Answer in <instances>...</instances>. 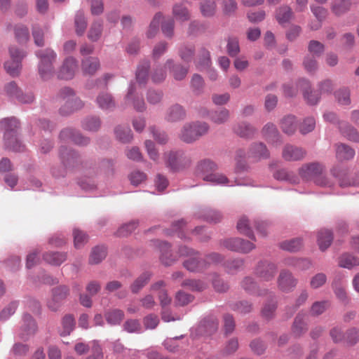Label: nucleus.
<instances>
[{
    "instance_id": "680f3d73",
    "label": "nucleus",
    "mask_w": 359,
    "mask_h": 359,
    "mask_svg": "<svg viewBox=\"0 0 359 359\" xmlns=\"http://www.w3.org/2000/svg\"><path fill=\"white\" fill-rule=\"evenodd\" d=\"M327 276L323 273H318L310 280V286L313 289H318L325 284Z\"/></svg>"
},
{
    "instance_id": "f257e3e1",
    "label": "nucleus",
    "mask_w": 359,
    "mask_h": 359,
    "mask_svg": "<svg viewBox=\"0 0 359 359\" xmlns=\"http://www.w3.org/2000/svg\"><path fill=\"white\" fill-rule=\"evenodd\" d=\"M19 127L18 121L15 118H4L0 122V128L4 132V144L7 149L13 151H22L25 146L17 137V130Z\"/></svg>"
},
{
    "instance_id": "a19ab883",
    "label": "nucleus",
    "mask_w": 359,
    "mask_h": 359,
    "mask_svg": "<svg viewBox=\"0 0 359 359\" xmlns=\"http://www.w3.org/2000/svg\"><path fill=\"white\" fill-rule=\"evenodd\" d=\"M339 129L342 135L349 140L353 142L359 141V133L351 126H348L345 123H340Z\"/></svg>"
},
{
    "instance_id": "4468645a",
    "label": "nucleus",
    "mask_w": 359,
    "mask_h": 359,
    "mask_svg": "<svg viewBox=\"0 0 359 359\" xmlns=\"http://www.w3.org/2000/svg\"><path fill=\"white\" fill-rule=\"evenodd\" d=\"M76 69V60L72 57H69L64 60L58 72L57 77L60 79H72L74 76Z\"/></svg>"
},
{
    "instance_id": "1a4fd4ad",
    "label": "nucleus",
    "mask_w": 359,
    "mask_h": 359,
    "mask_svg": "<svg viewBox=\"0 0 359 359\" xmlns=\"http://www.w3.org/2000/svg\"><path fill=\"white\" fill-rule=\"evenodd\" d=\"M226 249L241 253H248L255 248V245L241 238L225 239L222 243Z\"/></svg>"
},
{
    "instance_id": "a878e982",
    "label": "nucleus",
    "mask_w": 359,
    "mask_h": 359,
    "mask_svg": "<svg viewBox=\"0 0 359 359\" xmlns=\"http://www.w3.org/2000/svg\"><path fill=\"white\" fill-rule=\"evenodd\" d=\"M184 266L190 271H196L206 267L205 262L199 259L198 253L191 256L189 259L184 262Z\"/></svg>"
},
{
    "instance_id": "603ef678",
    "label": "nucleus",
    "mask_w": 359,
    "mask_h": 359,
    "mask_svg": "<svg viewBox=\"0 0 359 359\" xmlns=\"http://www.w3.org/2000/svg\"><path fill=\"white\" fill-rule=\"evenodd\" d=\"M116 138L123 143L129 142L133 139L131 130L128 127L118 126L115 129Z\"/></svg>"
},
{
    "instance_id": "5701e85b",
    "label": "nucleus",
    "mask_w": 359,
    "mask_h": 359,
    "mask_svg": "<svg viewBox=\"0 0 359 359\" xmlns=\"http://www.w3.org/2000/svg\"><path fill=\"white\" fill-rule=\"evenodd\" d=\"M165 67L168 68L172 73V76L176 80H182L187 74L188 68L181 65H174L172 60H168L165 64Z\"/></svg>"
},
{
    "instance_id": "13d9d810",
    "label": "nucleus",
    "mask_w": 359,
    "mask_h": 359,
    "mask_svg": "<svg viewBox=\"0 0 359 359\" xmlns=\"http://www.w3.org/2000/svg\"><path fill=\"white\" fill-rule=\"evenodd\" d=\"M75 25H76V32L78 35H82L86 28V21L84 17V15L81 12H78L76 15L75 18Z\"/></svg>"
},
{
    "instance_id": "052dcab7",
    "label": "nucleus",
    "mask_w": 359,
    "mask_h": 359,
    "mask_svg": "<svg viewBox=\"0 0 359 359\" xmlns=\"http://www.w3.org/2000/svg\"><path fill=\"white\" fill-rule=\"evenodd\" d=\"M182 285L187 287L192 291H202L207 287L205 283L198 280H187L183 282Z\"/></svg>"
},
{
    "instance_id": "58836bf2",
    "label": "nucleus",
    "mask_w": 359,
    "mask_h": 359,
    "mask_svg": "<svg viewBox=\"0 0 359 359\" xmlns=\"http://www.w3.org/2000/svg\"><path fill=\"white\" fill-rule=\"evenodd\" d=\"M107 322L112 325H118L124 318V313L120 309H113L104 313Z\"/></svg>"
},
{
    "instance_id": "0e129e2a",
    "label": "nucleus",
    "mask_w": 359,
    "mask_h": 359,
    "mask_svg": "<svg viewBox=\"0 0 359 359\" xmlns=\"http://www.w3.org/2000/svg\"><path fill=\"white\" fill-rule=\"evenodd\" d=\"M359 341V330L352 327L346 332L345 342L350 346L355 344Z\"/></svg>"
},
{
    "instance_id": "e433bc0d",
    "label": "nucleus",
    "mask_w": 359,
    "mask_h": 359,
    "mask_svg": "<svg viewBox=\"0 0 359 359\" xmlns=\"http://www.w3.org/2000/svg\"><path fill=\"white\" fill-rule=\"evenodd\" d=\"M217 5L214 1L203 0L200 3V11L203 17H212L216 12Z\"/></svg>"
},
{
    "instance_id": "6ab92c4d",
    "label": "nucleus",
    "mask_w": 359,
    "mask_h": 359,
    "mask_svg": "<svg viewBox=\"0 0 359 359\" xmlns=\"http://www.w3.org/2000/svg\"><path fill=\"white\" fill-rule=\"evenodd\" d=\"M100 63L97 57H88L82 60L81 69L85 75H93L100 69Z\"/></svg>"
},
{
    "instance_id": "f3484780",
    "label": "nucleus",
    "mask_w": 359,
    "mask_h": 359,
    "mask_svg": "<svg viewBox=\"0 0 359 359\" xmlns=\"http://www.w3.org/2000/svg\"><path fill=\"white\" fill-rule=\"evenodd\" d=\"M186 111L182 106L175 104L168 108L165 113V119L168 122H177L184 119Z\"/></svg>"
},
{
    "instance_id": "8fccbe9b",
    "label": "nucleus",
    "mask_w": 359,
    "mask_h": 359,
    "mask_svg": "<svg viewBox=\"0 0 359 359\" xmlns=\"http://www.w3.org/2000/svg\"><path fill=\"white\" fill-rule=\"evenodd\" d=\"M162 18L163 15L161 13H157L155 14L147 32V38L151 39L156 36L158 31L159 23Z\"/></svg>"
},
{
    "instance_id": "2f4dec72",
    "label": "nucleus",
    "mask_w": 359,
    "mask_h": 359,
    "mask_svg": "<svg viewBox=\"0 0 359 359\" xmlns=\"http://www.w3.org/2000/svg\"><path fill=\"white\" fill-rule=\"evenodd\" d=\"M230 117V112L226 108L213 111L210 114V119L215 123L220 125L225 123Z\"/></svg>"
},
{
    "instance_id": "49530a36",
    "label": "nucleus",
    "mask_w": 359,
    "mask_h": 359,
    "mask_svg": "<svg viewBox=\"0 0 359 359\" xmlns=\"http://www.w3.org/2000/svg\"><path fill=\"white\" fill-rule=\"evenodd\" d=\"M303 242L301 238H294L290 241H285L280 243V248L285 250L292 252H297L302 249Z\"/></svg>"
},
{
    "instance_id": "a211bd4d",
    "label": "nucleus",
    "mask_w": 359,
    "mask_h": 359,
    "mask_svg": "<svg viewBox=\"0 0 359 359\" xmlns=\"http://www.w3.org/2000/svg\"><path fill=\"white\" fill-rule=\"evenodd\" d=\"M297 86L303 90L304 97L309 104H316L318 102V95L310 90L311 86L309 81L300 79L298 81Z\"/></svg>"
},
{
    "instance_id": "c85d7f7f",
    "label": "nucleus",
    "mask_w": 359,
    "mask_h": 359,
    "mask_svg": "<svg viewBox=\"0 0 359 359\" xmlns=\"http://www.w3.org/2000/svg\"><path fill=\"white\" fill-rule=\"evenodd\" d=\"M150 64L148 60L140 62L136 70V79L140 84H145L148 80V73Z\"/></svg>"
},
{
    "instance_id": "3c124183",
    "label": "nucleus",
    "mask_w": 359,
    "mask_h": 359,
    "mask_svg": "<svg viewBox=\"0 0 359 359\" xmlns=\"http://www.w3.org/2000/svg\"><path fill=\"white\" fill-rule=\"evenodd\" d=\"M218 328V322L217 320L211 318V319H205L203 322H201L199 326L200 332H203V330L207 334H210L215 332Z\"/></svg>"
},
{
    "instance_id": "774afa93",
    "label": "nucleus",
    "mask_w": 359,
    "mask_h": 359,
    "mask_svg": "<svg viewBox=\"0 0 359 359\" xmlns=\"http://www.w3.org/2000/svg\"><path fill=\"white\" fill-rule=\"evenodd\" d=\"M274 177L278 180L289 181L292 183L296 182L295 176L285 169H280L277 170L274 173Z\"/></svg>"
},
{
    "instance_id": "2eb2a0df",
    "label": "nucleus",
    "mask_w": 359,
    "mask_h": 359,
    "mask_svg": "<svg viewBox=\"0 0 359 359\" xmlns=\"http://www.w3.org/2000/svg\"><path fill=\"white\" fill-rule=\"evenodd\" d=\"M306 151L299 147L287 144L283 149L282 156L287 161H300L306 156Z\"/></svg>"
},
{
    "instance_id": "cd10ccee",
    "label": "nucleus",
    "mask_w": 359,
    "mask_h": 359,
    "mask_svg": "<svg viewBox=\"0 0 359 359\" xmlns=\"http://www.w3.org/2000/svg\"><path fill=\"white\" fill-rule=\"evenodd\" d=\"M333 240L332 232L328 229H321L318 233V244L320 250L324 251L331 245Z\"/></svg>"
},
{
    "instance_id": "338daca9",
    "label": "nucleus",
    "mask_w": 359,
    "mask_h": 359,
    "mask_svg": "<svg viewBox=\"0 0 359 359\" xmlns=\"http://www.w3.org/2000/svg\"><path fill=\"white\" fill-rule=\"evenodd\" d=\"M100 126V121L97 117L87 118L83 123V128L90 131H96L99 129Z\"/></svg>"
},
{
    "instance_id": "bb28decb",
    "label": "nucleus",
    "mask_w": 359,
    "mask_h": 359,
    "mask_svg": "<svg viewBox=\"0 0 359 359\" xmlns=\"http://www.w3.org/2000/svg\"><path fill=\"white\" fill-rule=\"evenodd\" d=\"M172 14L176 20L185 22L190 19L191 14L184 3L176 4L172 8Z\"/></svg>"
},
{
    "instance_id": "4d7b16f0",
    "label": "nucleus",
    "mask_w": 359,
    "mask_h": 359,
    "mask_svg": "<svg viewBox=\"0 0 359 359\" xmlns=\"http://www.w3.org/2000/svg\"><path fill=\"white\" fill-rule=\"evenodd\" d=\"M102 31V24L100 22H95L90 27L88 32V38L93 41L98 40Z\"/></svg>"
},
{
    "instance_id": "0eeeda50",
    "label": "nucleus",
    "mask_w": 359,
    "mask_h": 359,
    "mask_svg": "<svg viewBox=\"0 0 359 359\" xmlns=\"http://www.w3.org/2000/svg\"><path fill=\"white\" fill-rule=\"evenodd\" d=\"M163 160L166 167L175 172L183 170L191 163L190 156L182 150L165 152Z\"/></svg>"
},
{
    "instance_id": "6e6552de",
    "label": "nucleus",
    "mask_w": 359,
    "mask_h": 359,
    "mask_svg": "<svg viewBox=\"0 0 359 359\" xmlns=\"http://www.w3.org/2000/svg\"><path fill=\"white\" fill-rule=\"evenodd\" d=\"M9 54L11 60L5 62L4 68L8 74L17 76L20 72L21 62L26 56V52L15 46H11L9 48Z\"/></svg>"
},
{
    "instance_id": "4be33fe9",
    "label": "nucleus",
    "mask_w": 359,
    "mask_h": 359,
    "mask_svg": "<svg viewBox=\"0 0 359 359\" xmlns=\"http://www.w3.org/2000/svg\"><path fill=\"white\" fill-rule=\"evenodd\" d=\"M354 156L355 151L351 147L343 143L336 145V157L339 161H348L352 159Z\"/></svg>"
},
{
    "instance_id": "39448f33",
    "label": "nucleus",
    "mask_w": 359,
    "mask_h": 359,
    "mask_svg": "<svg viewBox=\"0 0 359 359\" xmlns=\"http://www.w3.org/2000/svg\"><path fill=\"white\" fill-rule=\"evenodd\" d=\"M217 165L210 160L201 161L197 165V173L203 180L217 184H226L229 182L227 177L223 174L215 173Z\"/></svg>"
},
{
    "instance_id": "c9c22d12",
    "label": "nucleus",
    "mask_w": 359,
    "mask_h": 359,
    "mask_svg": "<svg viewBox=\"0 0 359 359\" xmlns=\"http://www.w3.org/2000/svg\"><path fill=\"white\" fill-rule=\"evenodd\" d=\"M237 229L241 233H243L252 240L255 241V237L250 225V222L246 217L243 216L239 219L237 223Z\"/></svg>"
},
{
    "instance_id": "09e8293b",
    "label": "nucleus",
    "mask_w": 359,
    "mask_h": 359,
    "mask_svg": "<svg viewBox=\"0 0 359 359\" xmlns=\"http://www.w3.org/2000/svg\"><path fill=\"white\" fill-rule=\"evenodd\" d=\"M151 274L148 272L140 275L131 285L130 289L133 293H137L150 280Z\"/></svg>"
},
{
    "instance_id": "9b49d317",
    "label": "nucleus",
    "mask_w": 359,
    "mask_h": 359,
    "mask_svg": "<svg viewBox=\"0 0 359 359\" xmlns=\"http://www.w3.org/2000/svg\"><path fill=\"white\" fill-rule=\"evenodd\" d=\"M277 271L276 266L271 262H260L255 269V274L262 281L271 280Z\"/></svg>"
},
{
    "instance_id": "ddd939ff",
    "label": "nucleus",
    "mask_w": 359,
    "mask_h": 359,
    "mask_svg": "<svg viewBox=\"0 0 359 359\" xmlns=\"http://www.w3.org/2000/svg\"><path fill=\"white\" fill-rule=\"evenodd\" d=\"M60 138L65 142L72 141L79 146H85L89 143V139L82 136L72 128H65L60 132Z\"/></svg>"
},
{
    "instance_id": "a18cd8bd",
    "label": "nucleus",
    "mask_w": 359,
    "mask_h": 359,
    "mask_svg": "<svg viewBox=\"0 0 359 359\" xmlns=\"http://www.w3.org/2000/svg\"><path fill=\"white\" fill-rule=\"evenodd\" d=\"M62 330L61 336L69 335L74 330L75 326V320L72 315H65L62 320Z\"/></svg>"
},
{
    "instance_id": "412c9836",
    "label": "nucleus",
    "mask_w": 359,
    "mask_h": 359,
    "mask_svg": "<svg viewBox=\"0 0 359 359\" xmlns=\"http://www.w3.org/2000/svg\"><path fill=\"white\" fill-rule=\"evenodd\" d=\"M96 102L103 110H113L116 107L113 96L107 92L100 93L97 97Z\"/></svg>"
},
{
    "instance_id": "20e7f679",
    "label": "nucleus",
    "mask_w": 359,
    "mask_h": 359,
    "mask_svg": "<svg viewBox=\"0 0 359 359\" xmlns=\"http://www.w3.org/2000/svg\"><path fill=\"white\" fill-rule=\"evenodd\" d=\"M209 126L205 122L195 121L184 124L179 135L180 139L186 143H192L205 135Z\"/></svg>"
},
{
    "instance_id": "4c0bfd02",
    "label": "nucleus",
    "mask_w": 359,
    "mask_h": 359,
    "mask_svg": "<svg viewBox=\"0 0 359 359\" xmlns=\"http://www.w3.org/2000/svg\"><path fill=\"white\" fill-rule=\"evenodd\" d=\"M292 17V11L289 6H280L276 10V19L280 25L288 22Z\"/></svg>"
},
{
    "instance_id": "e2e57ef3",
    "label": "nucleus",
    "mask_w": 359,
    "mask_h": 359,
    "mask_svg": "<svg viewBox=\"0 0 359 359\" xmlns=\"http://www.w3.org/2000/svg\"><path fill=\"white\" fill-rule=\"evenodd\" d=\"M330 336L334 343L345 342L346 334L344 333L342 329L339 326L334 327L330 330Z\"/></svg>"
},
{
    "instance_id": "7c9ffc66",
    "label": "nucleus",
    "mask_w": 359,
    "mask_h": 359,
    "mask_svg": "<svg viewBox=\"0 0 359 359\" xmlns=\"http://www.w3.org/2000/svg\"><path fill=\"white\" fill-rule=\"evenodd\" d=\"M157 242L161 253L160 259L162 263L166 266L171 265L175 261V258L170 254V245L166 242Z\"/></svg>"
},
{
    "instance_id": "6e6d98bb",
    "label": "nucleus",
    "mask_w": 359,
    "mask_h": 359,
    "mask_svg": "<svg viewBox=\"0 0 359 359\" xmlns=\"http://www.w3.org/2000/svg\"><path fill=\"white\" fill-rule=\"evenodd\" d=\"M330 304L328 301H321L314 302L311 308V314L312 316H319L330 306Z\"/></svg>"
},
{
    "instance_id": "5fc2aeb1",
    "label": "nucleus",
    "mask_w": 359,
    "mask_h": 359,
    "mask_svg": "<svg viewBox=\"0 0 359 359\" xmlns=\"http://www.w3.org/2000/svg\"><path fill=\"white\" fill-rule=\"evenodd\" d=\"M22 328L27 334H33L36 331V323L30 315L25 314L24 316Z\"/></svg>"
},
{
    "instance_id": "f704fd0d",
    "label": "nucleus",
    "mask_w": 359,
    "mask_h": 359,
    "mask_svg": "<svg viewBox=\"0 0 359 359\" xmlns=\"http://www.w3.org/2000/svg\"><path fill=\"white\" fill-rule=\"evenodd\" d=\"M306 316L304 314H298L294 321L292 326V332L296 336H301L307 330V324L305 321Z\"/></svg>"
},
{
    "instance_id": "393cba45",
    "label": "nucleus",
    "mask_w": 359,
    "mask_h": 359,
    "mask_svg": "<svg viewBox=\"0 0 359 359\" xmlns=\"http://www.w3.org/2000/svg\"><path fill=\"white\" fill-rule=\"evenodd\" d=\"M248 156L255 159L266 158L269 156V152L263 143H255L252 145Z\"/></svg>"
},
{
    "instance_id": "9d476101",
    "label": "nucleus",
    "mask_w": 359,
    "mask_h": 359,
    "mask_svg": "<svg viewBox=\"0 0 359 359\" xmlns=\"http://www.w3.org/2000/svg\"><path fill=\"white\" fill-rule=\"evenodd\" d=\"M297 282V279L292 273L286 269L281 270L277 278L278 287L283 292L292 291L296 287Z\"/></svg>"
},
{
    "instance_id": "b1692460",
    "label": "nucleus",
    "mask_w": 359,
    "mask_h": 359,
    "mask_svg": "<svg viewBox=\"0 0 359 359\" xmlns=\"http://www.w3.org/2000/svg\"><path fill=\"white\" fill-rule=\"evenodd\" d=\"M243 288L251 293L257 296H263L267 294V290L259 289L257 287V283L254 281L251 277H246L242 282Z\"/></svg>"
},
{
    "instance_id": "c756f323",
    "label": "nucleus",
    "mask_w": 359,
    "mask_h": 359,
    "mask_svg": "<svg viewBox=\"0 0 359 359\" xmlns=\"http://www.w3.org/2000/svg\"><path fill=\"white\" fill-rule=\"evenodd\" d=\"M60 156L65 166H70L76 163L78 155L74 151L67 147H61Z\"/></svg>"
},
{
    "instance_id": "37998d69",
    "label": "nucleus",
    "mask_w": 359,
    "mask_h": 359,
    "mask_svg": "<svg viewBox=\"0 0 359 359\" xmlns=\"http://www.w3.org/2000/svg\"><path fill=\"white\" fill-rule=\"evenodd\" d=\"M281 128L283 131L287 134H293L297 129V123L294 116H287L281 121Z\"/></svg>"
},
{
    "instance_id": "864d4df0",
    "label": "nucleus",
    "mask_w": 359,
    "mask_h": 359,
    "mask_svg": "<svg viewBox=\"0 0 359 359\" xmlns=\"http://www.w3.org/2000/svg\"><path fill=\"white\" fill-rule=\"evenodd\" d=\"M338 102L342 105H348L351 103L350 90L347 88H342L334 93Z\"/></svg>"
},
{
    "instance_id": "bf43d9fd",
    "label": "nucleus",
    "mask_w": 359,
    "mask_h": 359,
    "mask_svg": "<svg viewBox=\"0 0 359 359\" xmlns=\"http://www.w3.org/2000/svg\"><path fill=\"white\" fill-rule=\"evenodd\" d=\"M74 246L80 248L88 241V236L82 231L75 229L73 231Z\"/></svg>"
},
{
    "instance_id": "473e14b6",
    "label": "nucleus",
    "mask_w": 359,
    "mask_h": 359,
    "mask_svg": "<svg viewBox=\"0 0 359 359\" xmlns=\"http://www.w3.org/2000/svg\"><path fill=\"white\" fill-rule=\"evenodd\" d=\"M44 261L52 265H60L67 259V255L63 252H49L43 255Z\"/></svg>"
},
{
    "instance_id": "de8ad7c7",
    "label": "nucleus",
    "mask_w": 359,
    "mask_h": 359,
    "mask_svg": "<svg viewBox=\"0 0 359 359\" xmlns=\"http://www.w3.org/2000/svg\"><path fill=\"white\" fill-rule=\"evenodd\" d=\"M234 132L242 137H249L255 133V128L247 123H241L233 128Z\"/></svg>"
},
{
    "instance_id": "f8f14e48",
    "label": "nucleus",
    "mask_w": 359,
    "mask_h": 359,
    "mask_svg": "<svg viewBox=\"0 0 359 359\" xmlns=\"http://www.w3.org/2000/svg\"><path fill=\"white\" fill-rule=\"evenodd\" d=\"M68 294L69 289L65 285L53 288L52 298L48 302V308L53 311H57Z\"/></svg>"
},
{
    "instance_id": "f03ea898",
    "label": "nucleus",
    "mask_w": 359,
    "mask_h": 359,
    "mask_svg": "<svg viewBox=\"0 0 359 359\" xmlns=\"http://www.w3.org/2000/svg\"><path fill=\"white\" fill-rule=\"evenodd\" d=\"M324 170V166L318 163H306L299 168V175L304 180H313L318 186L332 187L333 182L322 175L325 171Z\"/></svg>"
},
{
    "instance_id": "7ed1b4c3",
    "label": "nucleus",
    "mask_w": 359,
    "mask_h": 359,
    "mask_svg": "<svg viewBox=\"0 0 359 359\" xmlns=\"http://www.w3.org/2000/svg\"><path fill=\"white\" fill-rule=\"evenodd\" d=\"M39 59V74L43 80L50 79L54 73L53 62L55 61L57 54L50 48L39 50L36 52Z\"/></svg>"
},
{
    "instance_id": "c03bdc74",
    "label": "nucleus",
    "mask_w": 359,
    "mask_h": 359,
    "mask_svg": "<svg viewBox=\"0 0 359 359\" xmlns=\"http://www.w3.org/2000/svg\"><path fill=\"white\" fill-rule=\"evenodd\" d=\"M106 248L103 246H97L92 250L89 258V262L93 264H97L104 259L106 257Z\"/></svg>"
},
{
    "instance_id": "69168bd1",
    "label": "nucleus",
    "mask_w": 359,
    "mask_h": 359,
    "mask_svg": "<svg viewBox=\"0 0 359 359\" xmlns=\"http://www.w3.org/2000/svg\"><path fill=\"white\" fill-rule=\"evenodd\" d=\"M149 130L154 139L161 144H165L168 140L167 134L165 132L158 130L155 126L149 127Z\"/></svg>"
},
{
    "instance_id": "72a5a7b5",
    "label": "nucleus",
    "mask_w": 359,
    "mask_h": 359,
    "mask_svg": "<svg viewBox=\"0 0 359 359\" xmlns=\"http://www.w3.org/2000/svg\"><path fill=\"white\" fill-rule=\"evenodd\" d=\"M15 40L20 44H25L29 39V32L25 25H16L14 27Z\"/></svg>"
},
{
    "instance_id": "dca6fc26",
    "label": "nucleus",
    "mask_w": 359,
    "mask_h": 359,
    "mask_svg": "<svg viewBox=\"0 0 359 359\" xmlns=\"http://www.w3.org/2000/svg\"><path fill=\"white\" fill-rule=\"evenodd\" d=\"M6 93L13 97H15L23 103H29L34 100L32 95H23L15 82H10L5 86Z\"/></svg>"
},
{
    "instance_id": "aec40b11",
    "label": "nucleus",
    "mask_w": 359,
    "mask_h": 359,
    "mask_svg": "<svg viewBox=\"0 0 359 359\" xmlns=\"http://www.w3.org/2000/svg\"><path fill=\"white\" fill-rule=\"evenodd\" d=\"M330 172L332 176L338 180L340 187H346L348 186L357 185V183H355L354 181H351L348 178V172L346 170L341 169L337 166L332 168Z\"/></svg>"
},
{
    "instance_id": "ea45409f",
    "label": "nucleus",
    "mask_w": 359,
    "mask_h": 359,
    "mask_svg": "<svg viewBox=\"0 0 359 359\" xmlns=\"http://www.w3.org/2000/svg\"><path fill=\"white\" fill-rule=\"evenodd\" d=\"M198 58L196 61V66L198 69H208L211 65L210 54V52L202 48L198 53Z\"/></svg>"
},
{
    "instance_id": "79ce46f5",
    "label": "nucleus",
    "mask_w": 359,
    "mask_h": 359,
    "mask_svg": "<svg viewBox=\"0 0 359 359\" xmlns=\"http://www.w3.org/2000/svg\"><path fill=\"white\" fill-rule=\"evenodd\" d=\"M339 265L348 269L359 265V259L350 254H344L339 257Z\"/></svg>"
},
{
    "instance_id": "423d86ee",
    "label": "nucleus",
    "mask_w": 359,
    "mask_h": 359,
    "mask_svg": "<svg viewBox=\"0 0 359 359\" xmlns=\"http://www.w3.org/2000/svg\"><path fill=\"white\" fill-rule=\"evenodd\" d=\"M57 100L62 104L60 109V113L62 115H67L83 106V102L75 96L74 90L69 88H62L58 93Z\"/></svg>"
}]
</instances>
